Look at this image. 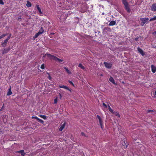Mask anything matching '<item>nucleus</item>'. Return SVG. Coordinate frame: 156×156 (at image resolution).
I'll use <instances>...</instances> for the list:
<instances>
[{
  "label": "nucleus",
  "instance_id": "f257e3e1",
  "mask_svg": "<svg viewBox=\"0 0 156 156\" xmlns=\"http://www.w3.org/2000/svg\"><path fill=\"white\" fill-rule=\"evenodd\" d=\"M45 55L49 58L50 60H54L55 61H57L58 62H62L63 60L59 59L55 56L46 53Z\"/></svg>",
  "mask_w": 156,
  "mask_h": 156
},
{
  "label": "nucleus",
  "instance_id": "f03ea898",
  "mask_svg": "<svg viewBox=\"0 0 156 156\" xmlns=\"http://www.w3.org/2000/svg\"><path fill=\"white\" fill-rule=\"evenodd\" d=\"M123 4L125 6V8L128 12L129 13L131 11V9L129 7L128 3L126 0H122Z\"/></svg>",
  "mask_w": 156,
  "mask_h": 156
},
{
  "label": "nucleus",
  "instance_id": "7ed1b4c3",
  "mask_svg": "<svg viewBox=\"0 0 156 156\" xmlns=\"http://www.w3.org/2000/svg\"><path fill=\"white\" fill-rule=\"evenodd\" d=\"M140 20L142 21L140 23V25L143 26L145 23H149V18H141Z\"/></svg>",
  "mask_w": 156,
  "mask_h": 156
},
{
  "label": "nucleus",
  "instance_id": "20e7f679",
  "mask_svg": "<svg viewBox=\"0 0 156 156\" xmlns=\"http://www.w3.org/2000/svg\"><path fill=\"white\" fill-rule=\"evenodd\" d=\"M97 118H98L99 120V122L100 124V125L101 126V127L102 129H103V122L101 120V117L99 115H97Z\"/></svg>",
  "mask_w": 156,
  "mask_h": 156
},
{
  "label": "nucleus",
  "instance_id": "39448f33",
  "mask_svg": "<svg viewBox=\"0 0 156 156\" xmlns=\"http://www.w3.org/2000/svg\"><path fill=\"white\" fill-rule=\"evenodd\" d=\"M104 64L105 67L108 69H110L112 66V64L111 63L104 62Z\"/></svg>",
  "mask_w": 156,
  "mask_h": 156
},
{
  "label": "nucleus",
  "instance_id": "423d86ee",
  "mask_svg": "<svg viewBox=\"0 0 156 156\" xmlns=\"http://www.w3.org/2000/svg\"><path fill=\"white\" fill-rule=\"evenodd\" d=\"M151 10L153 12L156 11V3L153 4L151 7Z\"/></svg>",
  "mask_w": 156,
  "mask_h": 156
},
{
  "label": "nucleus",
  "instance_id": "0eeeda50",
  "mask_svg": "<svg viewBox=\"0 0 156 156\" xmlns=\"http://www.w3.org/2000/svg\"><path fill=\"white\" fill-rule=\"evenodd\" d=\"M15 153H20L22 156H24L26 154V153L24 152V150H23L16 151Z\"/></svg>",
  "mask_w": 156,
  "mask_h": 156
},
{
  "label": "nucleus",
  "instance_id": "6e6552de",
  "mask_svg": "<svg viewBox=\"0 0 156 156\" xmlns=\"http://www.w3.org/2000/svg\"><path fill=\"white\" fill-rule=\"evenodd\" d=\"M137 50L142 55L144 56L145 55V53L143 51L140 49L139 47L137 48Z\"/></svg>",
  "mask_w": 156,
  "mask_h": 156
},
{
  "label": "nucleus",
  "instance_id": "1a4fd4ad",
  "mask_svg": "<svg viewBox=\"0 0 156 156\" xmlns=\"http://www.w3.org/2000/svg\"><path fill=\"white\" fill-rule=\"evenodd\" d=\"M151 70L152 72L154 73L156 71V67L153 65H151Z\"/></svg>",
  "mask_w": 156,
  "mask_h": 156
},
{
  "label": "nucleus",
  "instance_id": "9d476101",
  "mask_svg": "<svg viewBox=\"0 0 156 156\" xmlns=\"http://www.w3.org/2000/svg\"><path fill=\"white\" fill-rule=\"evenodd\" d=\"M59 87L60 88H64L65 89L68 90H69V91H70V92H71V89L69 88L68 87H67L66 86H64V85H60L59 86Z\"/></svg>",
  "mask_w": 156,
  "mask_h": 156
},
{
  "label": "nucleus",
  "instance_id": "9b49d317",
  "mask_svg": "<svg viewBox=\"0 0 156 156\" xmlns=\"http://www.w3.org/2000/svg\"><path fill=\"white\" fill-rule=\"evenodd\" d=\"M36 8L37 9V10H38L40 14H42L43 13L41 11V9L40 7L37 4L36 5Z\"/></svg>",
  "mask_w": 156,
  "mask_h": 156
},
{
  "label": "nucleus",
  "instance_id": "f8f14e48",
  "mask_svg": "<svg viewBox=\"0 0 156 156\" xmlns=\"http://www.w3.org/2000/svg\"><path fill=\"white\" fill-rule=\"evenodd\" d=\"M65 122H64L63 124L61 125L59 128V131H62L63 129L64 128L65 125Z\"/></svg>",
  "mask_w": 156,
  "mask_h": 156
},
{
  "label": "nucleus",
  "instance_id": "ddd939ff",
  "mask_svg": "<svg viewBox=\"0 0 156 156\" xmlns=\"http://www.w3.org/2000/svg\"><path fill=\"white\" fill-rule=\"evenodd\" d=\"M108 110L112 114H115V111H114L111 108L109 105H108Z\"/></svg>",
  "mask_w": 156,
  "mask_h": 156
},
{
  "label": "nucleus",
  "instance_id": "4468645a",
  "mask_svg": "<svg viewBox=\"0 0 156 156\" xmlns=\"http://www.w3.org/2000/svg\"><path fill=\"white\" fill-rule=\"evenodd\" d=\"M8 41L7 40H6V39L4 41V42H3V43H2V45L3 47H5Z\"/></svg>",
  "mask_w": 156,
  "mask_h": 156
},
{
  "label": "nucleus",
  "instance_id": "2eb2a0df",
  "mask_svg": "<svg viewBox=\"0 0 156 156\" xmlns=\"http://www.w3.org/2000/svg\"><path fill=\"white\" fill-rule=\"evenodd\" d=\"M116 24V22L115 21H112L109 23V26H112Z\"/></svg>",
  "mask_w": 156,
  "mask_h": 156
},
{
  "label": "nucleus",
  "instance_id": "dca6fc26",
  "mask_svg": "<svg viewBox=\"0 0 156 156\" xmlns=\"http://www.w3.org/2000/svg\"><path fill=\"white\" fill-rule=\"evenodd\" d=\"M122 144L124 147H126L128 146V144L125 141H122Z\"/></svg>",
  "mask_w": 156,
  "mask_h": 156
},
{
  "label": "nucleus",
  "instance_id": "f3484780",
  "mask_svg": "<svg viewBox=\"0 0 156 156\" xmlns=\"http://www.w3.org/2000/svg\"><path fill=\"white\" fill-rule=\"evenodd\" d=\"M44 32V30L42 27H41L40 29L39 32H38L39 33H40L39 34L41 35Z\"/></svg>",
  "mask_w": 156,
  "mask_h": 156
},
{
  "label": "nucleus",
  "instance_id": "a211bd4d",
  "mask_svg": "<svg viewBox=\"0 0 156 156\" xmlns=\"http://www.w3.org/2000/svg\"><path fill=\"white\" fill-rule=\"evenodd\" d=\"M109 80L113 83L115 84V82L114 79L112 77H110L109 79Z\"/></svg>",
  "mask_w": 156,
  "mask_h": 156
},
{
  "label": "nucleus",
  "instance_id": "6ab92c4d",
  "mask_svg": "<svg viewBox=\"0 0 156 156\" xmlns=\"http://www.w3.org/2000/svg\"><path fill=\"white\" fill-rule=\"evenodd\" d=\"M9 50V48H5L4 49L3 53L4 54L5 53H7Z\"/></svg>",
  "mask_w": 156,
  "mask_h": 156
},
{
  "label": "nucleus",
  "instance_id": "aec40b11",
  "mask_svg": "<svg viewBox=\"0 0 156 156\" xmlns=\"http://www.w3.org/2000/svg\"><path fill=\"white\" fill-rule=\"evenodd\" d=\"M12 93L11 91V87L9 89V91L8 93H7V95H10L12 94Z\"/></svg>",
  "mask_w": 156,
  "mask_h": 156
},
{
  "label": "nucleus",
  "instance_id": "412c9836",
  "mask_svg": "<svg viewBox=\"0 0 156 156\" xmlns=\"http://www.w3.org/2000/svg\"><path fill=\"white\" fill-rule=\"evenodd\" d=\"M64 69L66 70V71L67 73L69 74H71V72L69 71L68 68H67L66 67H64Z\"/></svg>",
  "mask_w": 156,
  "mask_h": 156
},
{
  "label": "nucleus",
  "instance_id": "4be33fe9",
  "mask_svg": "<svg viewBox=\"0 0 156 156\" xmlns=\"http://www.w3.org/2000/svg\"><path fill=\"white\" fill-rule=\"evenodd\" d=\"M78 67L82 69H84L85 67L83 66L82 64L80 63L78 65Z\"/></svg>",
  "mask_w": 156,
  "mask_h": 156
},
{
  "label": "nucleus",
  "instance_id": "5701e85b",
  "mask_svg": "<svg viewBox=\"0 0 156 156\" xmlns=\"http://www.w3.org/2000/svg\"><path fill=\"white\" fill-rule=\"evenodd\" d=\"M26 5L28 7H30L31 6V4L30 2L28 1L27 2Z\"/></svg>",
  "mask_w": 156,
  "mask_h": 156
},
{
  "label": "nucleus",
  "instance_id": "b1692460",
  "mask_svg": "<svg viewBox=\"0 0 156 156\" xmlns=\"http://www.w3.org/2000/svg\"><path fill=\"white\" fill-rule=\"evenodd\" d=\"M39 116L44 119H46V116L45 115H39Z\"/></svg>",
  "mask_w": 156,
  "mask_h": 156
},
{
  "label": "nucleus",
  "instance_id": "393cba45",
  "mask_svg": "<svg viewBox=\"0 0 156 156\" xmlns=\"http://www.w3.org/2000/svg\"><path fill=\"white\" fill-rule=\"evenodd\" d=\"M114 114L117 117H119V118L120 117V115L117 112H115V114Z\"/></svg>",
  "mask_w": 156,
  "mask_h": 156
},
{
  "label": "nucleus",
  "instance_id": "a878e982",
  "mask_svg": "<svg viewBox=\"0 0 156 156\" xmlns=\"http://www.w3.org/2000/svg\"><path fill=\"white\" fill-rule=\"evenodd\" d=\"M8 34L6 33L5 34H4L2 35L1 36H0V40L2 39V38L4 37L5 36H6L8 35Z\"/></svg>",
  "mask_w": 156,
  "mask_h": 156
},
{
  "label": "nucleus",
  "instance_id": "bb28decb",
  "mask_svg": "<svg viewBox=\"0 0 156 156\" xmlns=\"http://www.w3.org/2000/svg\"><path fill=\"white\" fill-rule=\"evenodd\" d=\"M40 33H39L38 32L37 33H36L35 35L34 36V38H37V37H38L40 35V34H39Z\"/></svg>",
  "mask_w": 156,
  "mask_h": 156
},
{
  "label": "nucleus",
  "instance_id": "cd10ccee",
  "mask_svg": "<svg viewBox=\"0 0 156 156\" xmlns=\"http://www.w3.org/2000/svg\"><path fill=\"white\" fill-rule=\"evenodd\" d=\"M37 120L38 121V122L42 123H43L44 122V121L42 120L39 119L38 118L37 119Z\"/></svg>",
  "mask_w": 156,
  "mask_h": 156
},
{
  "label": "nucleus",
  "instance_id": "c85d7f7f",
  "mask_svg": "<svg viewBox=\"0 0 156 156\" xmlns=\"http://www.w3.org/2000/svg\"><path fill=\"white\" fill-rule=\"evenodd\" d=\"M11 36V34H10L9 36L7 37V38L6 40H7L8 41L9 39L10 38Z\"/></svg>",
  "mask_w": 156,
  "mask_h": 156
},
{
  "label": "nucleus",
  "instance_id": "c756f323",
  "mask_svg": "<svg viewBox=\"0 0 156 156\" xmlns=\"http://www.w3.org/2000/svg\"><path fill=\"white\" fill-rule=\"evenodd\" d=\"M154 112V111L152 110H148L147 111V113L153 112Z\"/></svg>",
  "mask_w": 156,
  "mask_h": 156
},
{
  "label": "nucleus",
  "instance_id": "7c9ffc66",
  "mask_svg": "<svg viewBox=\"0 0 156 156\" xmlns=\"http://www.w3.org/2000/svg\"><path fill=\"white\" fill-rule=\"evenodd\" d=\"M41 68L42 69H44V64H42L41 66Z\"/></svg>",
  "mask_w": 156,
  "mask_h": 156
},
{
  "label": "nucleus",
  "instance_id": "2f4dec72",
  "mask_svg": "<svg viewBox=\"0 0 156 156\" xmlns=\"http://www.w3.org/2000/svg\"><path fill=\"white\" fill-rule=\"evenodd\" d=\"M57 101H58V98H57V97H56V98L54 100V103L56 104L57 102Z\"/></svg>",
  "mask_w": 156,
  "mask_h": 156
},
{
  "label": "nucleus",
  "instance_id": "473e14b6",
  "mask_svg": "<svg viewBox=\"0 0 156 156\" xmlns=\"http://www.w3.org/2000/svg\"><path fill=\"white\" fill-rule=\"evenodd\" d=\"M0 4L3 5L4 2L2 0H0Z\"/></svg>",
  "mask_w": 156,
  "mask_h": 156
},
{
  "label": "nucleus",
  "instance_id": "72a5a7b5",
  "mask_svg": "<svg viewBox=\"0 0 156 156\" xmlns=\"http://www.w3.org/2000/svg\"><path fill=\"white\" fill-rule=\"evenodd\" d=\"M69 82L73 86H74V85L73 84V83L72 81H71L69 80Z\"/></svg>",
  "mask_w": 156,
  "mask_h": 156
},
{
  "label": "nucleus",
  "instance_id": "f704fd0d",
  "mask_svg": "<svg viewBox=\"0 0 156 156\" xmlns=\"http://www.w3.org/2000/svg\"><path fill=\"white\" fill-rule=\"evenodd\" d=\"M103 105L105 108H107V106L106 105L105 103H103Z\"/></svg>",
  "mask_w": 156,
  "mask_h": 156
},
{
  "label": "nucleus",
  "instance_id": "c9c22d12",
  "mask_svg": "<svg viewBox=\"0 0 156 156\" xmlns=\"http://www.w3.org/2000/svg\"><path fill=\"white\" fill-rule=\"evenodd\" d=\"M38 117H36V116H32V119H36L37 120V119L38 118Z\"/></svg>",
  "mask_w": 156,
  "mask_h": 156
},
{
  "label": "nucleus",
  "instance_id": "e433bc0d",
  "mask_svg": "<svg viewBox=\"0 0 156 156\" xmlns=\"http://www.w3.org/2000/svg\"><path fill=\"white\" fill-rule=\"evenodd\" d=\"M3 133V130L2 129L0 128V134H2Z\"/></svg>",
  "mask_w": 156,
  "mask_h": 156
},
{
  "label": "nucleus",
  "instance_id": "4c0bfd02",
  "mask_svg": "<svg viewBox=\"0 0 156 156\" xmlns=\"http://www.w3.org/2000/svg\"><path fill=\"white\" fill-rule=\"evenodd\" d=\"M81 135L83 136H86L85 134V133L83 132H82L81 133Z\"/></svg>",
  "mask_w": 156,
  "mask_h": 156
},
{
  "label": "nucleus",
  "instance_id": "58836bf2",
  "mask_svg": "<svg viewBox=\"0 0 156 156\" xmlns=\"http://www.w3.org/2000/svg\"><path fill=\"white\" fill-rule=\"evenodd\" d=\"M152 34L153 35H156V31H155L154 32H153L152 33Z\"/></svg>",
  "mask_w": 156,
  "mask_h": 156
},
{
  "label": "nucleus",
  "instance_id": "ea45409f",
  "mask_svg": "<svg viewBox=\"0 0 156 156\" xmlns=\"http://www.w3.org/2000/svg\"><path fill=\"white\" fill-rule=\"evenodd\" d=\"M59 98L60 99H61L62 98V96L60 93H59Z\"/></svg>",
  "mask_w": 156,
  "mask_h": 156
},
{
  "label": "nucleus",
  "instance_id": "a19ab883",
  "mask_svg": "<svg viewBox=\"0 0 156 156\" xmlns=\"http://www.w3.org/2000/svg\"><path fill=\"white\" fill-rule=\"evenodd\" d=\"M153 20H156V16H154L153 18Z\"/></svg>",
  "mask_w": 156,
  "mask_h": 156
},
{
  "label": "nucleus",
  "instance_id": "79ce46f5",
  "mask_svg": "<svg viewBox=\"0 0 156 156\" xmlns=\"http://www.w3.org/2000/svg\"><path fill=\"white\" fill-rule=\"evenodd\" d=\"M21 19H22V18L21 17H18L17 18L18 20H21Z\"/></svg>",
  "mask_w": 156,
  "mask_h": 156
},
{
  "label": "nucleus",
  "instance_id": "37998d69",
  "mask_svg": "<svg viewBox=\"0 0 156 156\" xmlns=\"http://www.w3.org/2000/svg\"><path fill=\"white\" fill-rule=\"evenodd\" d=\"M153 20H154L153 18H151L150 20V21H151Z\"/></svg>",
  "mask_w": 156,
  "mask_h": 156
},
{
  "label": "nucleus",
  "instance_id": "c03bdc74",
  "mask_svg": "<svg viewBox=\"0 0 156 156\" xmlns=\"http://www.w3.org/2000/svg\"><path fill=\"white\" fill-rule=\"evenodd\" d=\"M48 79L50 80H51V77L50 76H48Z\"/></svg>",
  "mask_w": 156,
  "mask_h": 156
},
{
  "label": "nucleus",
  "instance_id": "a18cd8bd",
  "mask_svg": "<svg viewBox=\"0 0 156 156\" xmlns=\"http://www.w3.org/2000/svg\"><path fill=\"white\" fill-rule=\"evenodd\" d=\"M4 104H3V105L2 106L1 109L0 110V111H2V109H3L4 108Z\"/></svg>",
  "mask_w": 156,
  "mask_h": 156
},
{
  "label": "nucleus",
  "instance_id": "49530a36",
  "mask_svg": "<svg viewBox=\"0 0 156 156\" xmlns=\"http://www.w3.org/2000/svg\"><path fill=\"white\" fill-rule=\"evenodd\" d=\"M154 95L156 96V90L154 92Z\"/></svg>",
  "mask_w": 156,
  "mask_h": 156
},
{
  "label": "nucleus",
  "instance_id": "de8ad7c7",
  "mask_svg": "<svg viewBox=\"0 0 156 156\" xmlns=\"http://www.w3.org/2000/svg\"><path fill=\"white\" fill-rule=\"evenodd\" d=\"M102 15H104V12H103V13H102Z\"/></svg>",
  "mask_w": 156,
  "mask_h": 156
},
{
  "label": "nucleus",
  "instance_id": "09e8293b",
  "mask_svg": "<svg viewBox=\"0 0 156 156\" xmlns=\"http://www.w3.org/2000/svg\"><path fill=\"white\" fill-rule=\"evenodd\" d=\"M54 34V33H53V34L51 33V34Z\"/></svg>",
  "mask_w": 156,
  "mask_h": 156
},
{
  "label": "nucleus",
  "instance_id": "8fccbe9b",
  "mask_svg": "<svg viewBox=\"0 0 156 156\" xmlns=\"http://www.w3.org/2000/svg\"><path fill=\"white\" fill-rule=\"evenodd\" d=\"M122 83H124L123 82H122Z\"/></svg>",
  "mask_w": 156,
  "mask_h": 156
}]
</instances>
